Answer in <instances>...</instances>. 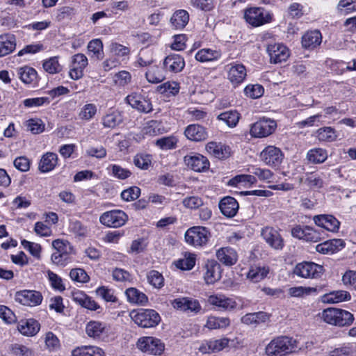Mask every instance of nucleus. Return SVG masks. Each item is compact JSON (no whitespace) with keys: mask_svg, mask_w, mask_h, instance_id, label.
<instances>
[{"mask_svg":"<svg viewBox=\"0 0 356 356\" xmlns=\"http://www.w3.org/2000/svg\"><path fill=\"white\" fill-rule=\"evenodd\" d=\"M297 341L292 337L279 336L272 339L266 346L268 356H285L296 350Z\"/></svg>","mask_w":356,"mask_h":356,"instance_id":"f257e3e1","label":"nucleus"},{"mask_svg":"<svg viewBox=\"0 0 356 356\" xmlns=\"http://www.w3.org/2000/svg\"><path fill=\"white\" fill-rule=\"evenodd\" d=\"M321 318L325 323L338 327L350 325L354 320L350 312L333 307L324 309L321 314Z\"/></svg>","mask_w":356,"mask_h":356,"instance_id":"f03ea898","label":"nucleus"},{"mask_svg":"<svg viewBox=\"0 0 356 356\" xmlns=\"http://www.w3.org/2000/svg\"><path fill=\"white\" fill-rule=\"evenodd\" d=\"M129 316L138 326L144 328L156 327L161 321L159 313L150 309H134L130 312Z\"/></svg>","mask_w":356,"mask_h":356,"instance_id":"7ed1b4c3","label":"nucleus"},{"mask_svg":"<svg viewBox=\"0 0 356 356\" xmlns=\"http://www.w3.org/2000/svg\"><path fill=\"white\" fill-rule=\"evenodd\" d=\"M245 22L253 27H259L270 23L273 14L261 7H250L244 10Z\"/></svg>","mask_w":356,"mask_h":356,"instance_id":"20e7f679","label":"nucleus"},{"mask_svg":"<svg viewBox=\"0 0 356 356\" xmlns=\"http://www.w3.org/2000/svg\"><path fill=\"white\" fill-rule=\"evenodd\" d=\"M52 246L54 249L51 257L52 263L65 266L70 260V256L73 254V246L69 241L63 239L54 240L52 242Z\"/></svg>","mask_w":356,"mask_h":356,"instance_id":"39448f33","label":"nucleus"},{"mask_svg":"<svg viewBox=\"0 0 356 356\" xmlns=\"http://www.w3.org/2000/svg\"><path fill=\"white\" fill-rule=\"evenodd\" d=\"M207 302L213 309L221 312H231L236 309L238 306L236 298L227 296L222 293H213L208 296Z\"/></svg>","mask_w":356,"mask_h":356,"instance_id":"423d86ee","label":"nucleus"},{"mask_svg":"<svg viewBox=\"0 0 356 356\" xmlns=\"http://www.w3.org/2000/svg\"><path fill=\"white\" fill-rule=\"evenodd\" d=\"M210 236V232L206 227H193L186 232L185 241L195 248H202L208 243Z\"/></svg>","mask_w":356,"mask_h":356,"instance_id":"0eeeda50","label":"nucleus"},{"mask_svg":"<svg viewBox=\"0 0 356 356\" xmlns=\"http://www.w3.org/2000/svg\"><path fill=\"white\" fill-rule=\"evenodd\" d=\"M260 159L266 165L277 169L282 163L284 154L280 148L268 145L261 152Z\"/></svg>","mask_w":356,"mask_h":356,"instance_id":"6e6552de","label":"nucleus"},{"mask_svg":"<svg viewBox=\"0 0 356 356\" xmlns=\"http://www.w3.org/2000/svg\"><path fill=\"white\" fill-rule=\"evenodd\" d=\"M324 272L323 266L314 262H302L298 264L294 269V275L302 278L316 279Z\"/></svg>","mask_w":356,"mask_h":356,"instance_id":"1a4fd4ad","label":"nucleus"},{"mask_svg":"<svg viewBox=\"0 0 356 356\" xmlns=\"http://www.w3.org/2000/svg\"><path fill=\"white\" fill-rule=\"evenodd\" d=\"M128 220L127 213L120 209L104 212L99 217V222L108 227L118 228L123 226Z\"/></svg>","mask_w":356,"mask_h":356,"instance_id":"9d476101","label":"nucleus"},{"mask_svg":"<svg viewBox=\"0 0 356 356\" xmlns=\"http://www.w3.org/2000/svg\"><path fill=\"white\" fill-rule=\"evenodd\" d=\"M137 347L142 352L149 355H161L165 349L164 343L153 337H143L137 341Z\"/></svg>","mask_w":356,"mask_h":356,"instance_id":"9b49d317","label":"nucleus"},{"mask_svg":"<svg viewBox=\"0 0 356 356\" xmlns=\"http://www.w3.org/2000/svg\"><path fill=\"white\" fill-rule=\"evenodd\" d=\"M276 127L275 120L263 118L252 124L250 134L254 138L267 137L275 131Z\"/></svg>","mask_w":356,"mask_h":356,"instance_id":"f8f14e48","label":"nucleus"},{"mask_svg":"<svg viewBox=\"0 0 356 356\" xmlns=\"http://www.w3.org/2000/svg\"><path fill=\"white\" fill-rule=\"evenodd\" d=\"M15 300L22 305L35 307L42 303L43 297L42 293L38 291L22 290L15 293Z\"/></svg>","mask_w":356,"mask_h":356,"instance_id":"ddd939ff","label":"nucleus"},{"mask_svg":"<svg viewBox=\"0 0 356 356\" xmlns=\"http://www.w3.org/2000/svg\"><path fill=\"white\" fill-rule=\"evenodd\" d=\"M266 51L270 63L274 64L286 61L290 56L289 48L282 43L269 44Z\"/></svg>","mask_w":356,"mask_h":356,"instance_id":"4468645a","label":"nucleus"},{"mask_svg":"<svg viewBox=\"0 0 356 356\" xmlns=\"http://www.w3.org/2000/svg\"><path fill=\"white\" fill-rule=\"evenodd\" d=\"M229 341L226 337L204 340L200 345L198 350L202 354L218 353L228 346Z\"/></svg>","mask_w":356,"mask_h":356,"instance_id":"2eb2a0df","label":"nucleus"},{"mask_svg":"<svg viewBox=\"0 0 356 356\" xmlns=\"http://www.w3.org/2000/svg\"><path fill=\"white\" fill-rule=\"evenodd\" d=\"M227 79L234 86L244 81L247 76L245 67L241 63H232L227 66Z\"/></svg>","mask_w":356,"mask_h":356,"instance_id":"dca6fc26","label":"nucleus"},{"mask_svg":"<svg viewBox=\"0 0 356 356\" xmlns=\"http://www.w3.org/2000/svg\"><path fill=\"white\" fill-rule=\"evenodd\" d=\"M88 58L83 54H76L72 58V65L69 72L70 77L78 80L83 77V70L88 65Z\"/></svg>","mask_w":356,"mask_h":356,"instance_id":"f3484780","label":"nucleus"},{"mask_svg":"<svg viewBox=\"0 0 356 356\" xmlns=\"http://www.w3.org/2000/svg\"><path fill=\"white\" fill-rule=\"evenodd\" d=\"M124 101L133 108H135L140 112L147 113L152 111L151 102L149 99L143 97L139 94L131 93L125 97Z\"/></svg>","mask_w":356,"mask_h":356,"instance_id":"a211bd4d","label":"nucleus"},{"mask_svg":"<svg viewBox=\"0 0 356 356\" xmlns=\"http://www.w3.org/2000/svg\"><path fill=\"white\" fill-rule=\"evenodd\" d=\"M314 223L328 232L336 233L340 227V222L332 215L321 214L314 216Z\"/></svg>","mask_w":356,"mask_h":356,"instance_id":"6ab92c4d","label":"nucleus"},{"mask_svg":"<svg viewBox=\"0 0 356 356\" xmlns=\"http://www.w3.org/2000/svg\"><path fill=\"white\" fill-rule=\"evenodd\" d=\"M184 161L188 168L195 172H204L209 168L207 158L200 154L186 155Z\"/></svg>","mask_w":356,"mask_h":356,"instance_id":"aec40b11","label":"nucleus"},{"mask_svg":"<svg viewBox=\"0 0 356 356\" xmlns=\"http://www.w3.org/2000/svg\"><path fill=\"white\" fill-rule=\"evenodd\" d=\"M172 306L183 312L198 313L202 307L198 300L191 298H179L172 302Z\"/></svg>","mask_w":356,"mask_h":356,"instance_id":"412c9836","label":"nucleus"},{"mask_svg":"<svg viewBox=\"0 0 356 356\" xmlns=\"http://www.w3.org/2000/svg\"><path fill=\"white\" fill-rule=\"evenodd\" d=\"M261 236L266 242L275 250H282L284 241L277 229L271 227H266L261 231Z\"/></svg>","mask_w":356,"mask_h":356,"instance_id":"4be33fe9","label":"nucleus"},{"mask_svg":"<svg viewBox=\"0 0 356 356\" xmlns=\"http://www.w3.org/2000/svg\"><path fill=\"white\" fill-rule=\"evenodd\" d=\"M108 327L104 322L90 321L86 325L87 335L92 339H102L108 335Z\"/></svg>","mask_w":356,"mask_h":356,"instance_id":"5701e85b","label":"nucleus"},{"mask_svg":"<svg viewBox=\"0 0 356 356\" xmlns=\"http://www.w3.org/2000/svg\"><path fill=\"white\" fill-rule=\"evenodd\" d=\"M204 279L207 284H213L221 277V268L215 260H208L204 266Z\"/></svg>","mask_w":356,"mask_h":356,"instance_id":"b1692460","label":"nucleus"},{"mask_svg":"<svg viewBox=\"0 0 356 356\" xmlns=\"http://www.w3.org/2000/svg\"><path fill=\"white\" fill-rule=\"evenodd\" d=\"M185 67L184 58L177 54H172L166 56L163 60L164 69L171 73H178Z\"/></svg>","mask_w":356,"mask_h":356,"instance_id":"393cba45","label":"nucleus"},{"mask_svg":"<svg viewBox=\"0 0 356 356\" xmlns=\"http://www.w3.org/2000/svg\"><path fill=\"white\" fill-rule=\"evenodd\" d=\"M73 300L88 310L97 312L98 313L102 311L101 306L83 291L74 293Z\"/></svg>","mask_w":356,"mask_h":356,"instance_id":"a878e982","label":"nucleus"},{"mask_svg":"<svg viewBox=\"0 0 356 356\" xmlns=\"http://www.w3.org/2000/svg\"><path fill=\"white\" fill-rule=\"evenodd\" d=\"M216 256L220 263L227 266H232L238 261L236 251L228 246L219 248L216 251Z\"/></svg>","mask_w":356,"mask_h":356,"instance_id":"bb28decb","label":"nucleus"},{"mask_svg":"<svg viewBox=\"0 0 356 356\" xmlns=\"http://www.w3.org/2000/svg\"><path fill=\"white\" fill-rule=\"evenodd\" d=\"M238 208L239 204L236 200L230 196L223 197L219 202V209L221 213L228 218L235 216Z\"/></svg>","mask_w":356,"mask_h":356,"instance_id":"cd10ccee","label":"nucleus"},{"mask_svg":"<svg viewBox=\"0 0 356 356\" xmlns=\"http://www.w3.org/2000/svg\"><path fill=\"white\" fill-rule=\"evenodd\" d=\"M184 134L188 140L195 142L205 140L208 137L206 128L196 124L187 126Z\"/></svg>","mask_w":356,"mask_h":356,"instance_id":"c85d7f7f","label":"nucleus"},{"mask_svg":"<svg viewBox=\"0 0 356 356\" xmlns=\"http://www.w3.org/2000/svg\"><path fill=\"white\" fill-rule=\"evenodd\" d=\"M345 247V243L342 239H334L318 244L316 250L322 254H333Z\"/></svg>","mask_w":356,"mask_h":356,"instance_id":"c756f323","label":"nucleus"},{"mask_svg":"<svg viewBox=\"0 0 356 356\" xmlns=\"http://www.w3.org/2000/svg\"><path fill=\"white\" fill-rule=\"evenodd\" d=\"M207 151L219 159L228 158L230 156V147L222 143L209 142L206 146Z\"/></svg>","mask_w":356,"mask_h":356,"instance_id":"7c9ffc66","label":"nucleus"},{"mask_svg":"<svg viewBox=\"0 0 356 356\" xmlns=\"http://www.w3.org/2000/svg\"><path fill=\"white\" fill-rule=\"evenodd\" d=\"M222 53L220 50L203 48L200 49L195 55L196 60L200 63L213 62L221 58Z\"/></svg>","mask_w":356,"mask_h":356,"instance_id":"2f4dec72","label":"nucleus"},{"mask_svg":"<svg viewBox=\"0 0 356 356\" xmlns=\"http://www.w3.org/2000/svg\"><path fill=\"white\" fill-rule=\"evenodd\" d=\"M322 42V35L319 31H307L302 37V44L305 49H314Z\"/></svg>","mask_w":356,"mask_h":356,"instance_id":"473e14b6","label":"nucleus"},{"mask_svg":"<svg viewBox=\"0 0 356 356\" xmlns=\"http://www.w3.org/2000/svg\"><path fill=\"white\" fill-rule=\"evenodd\" d=\"M16 47V39L12 34L0 35V57L11 54Z\"/></svg>","mask_w":356,"mask_h":356,"instance_id":"72a5a7b5","label":"nucleus"},{"mask_svg":"<svg viewBox=\"0 0 356 356\" xmlns=\"http://www.w3.org/2000/svg\"><path fill=\"white\" fill-rule=\"evenodd\" d=\"M189 14L186 10L180 9L176 10L170 19L172 29L177 30L183 29L188 23Z\"/></svg>","mask_w":356,"mask_h":356,"instance_id":"f704fd0d","label":"nucleus"},{"mask_svg":"<svg viewBox=\"0 0 356 356\" xmlns=\"http://www.w3.org/2000/svg\"><path fill=\"white\" fill-rule=\"evenodd\" d=\"M20 333L25 336H34L40 329V323L33 318L21 321L17 325Z\"/></svg>","mask_w":356,"mask_h":356,"instance_id":"c9c22d12","label":"nucleus"},{"mask_svg":"<svg viewBox=\"0 0 356 356\" xmlns=\"http://www.w3.org/2000/svg\"><path fill=\"white\" fill-rule=\"evenodd\" d=\"M58 156L53 152L43 154L39 163V170L42 172H49L53 170L58 164Z\"/></svg>","mask_w":356,"mask_h":356,"instance_id":"e433bc0d","label":"nucleus"},{"mask_svg":"<svg viewBox=\"0 0 356 356\" xmlns=\"http://www.w3.org/2000/svg\"><path fill=\"white\" fill-rule=\"evenodd\" d=\"M125 295L127 298V301L131 304L145 305L148 302L147 296L136 288H128L125 291Z\"/></svg>","mask_w":356,"mask_h":356,"instance_id":"4c0bfd02","label":"nucleus"},{"mask_svg":"<svg viewBox=\"0 0 356 356\" xmlns=\"http://www.w3.org/2000/svg\"><path fill=\"white\" fill-rule=\"evenodd\" d=\"M270 268L266 266H252L247 273V278L254 283H257L265 279L269 274Z\"/></svg>","mask_w":356,"mask_h":356,"instance_id":"58836bf2","label":"nucleus"},{"mask_svg":"<svg viewBox=\"0 0 356 356\" xmlns=\"http://www.w3.org/2000/svg\"><path fill=\"white\" fill-rule=\"evenodd\" d=\"M270 318V314L264 312L246 314L241 318V322L248 325H256L267 322Z\"/></svg>","mask_w":356,"mask_h":356,"instance_id":"ea45409f","label":"nucleus"},{"mask_svg":"<svg viewBox=\"0 0 356 356\" xmlns=\"http://www.w3.org/2000/svg\"><path fill=\"white\" fill-rule=\"evenodd\" d=\"M350 294L346 291H334L322 297V301L327 304H335L350 300Z\"/></svg>","mask_w":356,"mask_h":356,"instance_id":"a19ab883","label":"nucleus"},{"mask_svg":"<svg viewBox=\"0 0 356 356\" xmlns=\"http://www.w3.org/2000/svg\"><path fill=\"white\" fill-rule=\"evenodd\" d=\"M42 338L44 348L49 353H56L60 350V341L54 332L51 331L47 332Z\"/></svg>","mask_w":356,"mask_h":356,"instance_id":"79ce46f5","label":"nucleus"},{"mask_svg":"<svg viewBox=\"0 0 356 356\" xmlns=\"http://www.w3.org/2000/svg\"><path fill=\"white\" fill-rule=\"evenodd\" d=\"M230 325L228 317L209 316L207 317L204 327L209 330L225 329Z\"/></svg>","mask_w":356,"mask_h":356,"instance_id":"37998d69","label":"nucleus"},{"mask_svg":"<svg viewBox=\"0 0 356 356\" xmlns=\"http://www.w3.org/2000/svg\"><path fill=\"white\" fill-rule=\"evenodd\" d=\"M241 115L236 110H230L220 113L217 120L223 122L229 127L234 128L238 124Z\"/></svg>","mask_w":356,"mask_h":356,"instance_id":"c03bdc74","label":"nucleus"},{"mask_svg":"<svg viewBox=\"0 0 356 356\" xmlns=\"http://www.w3.org/2000/svg\"><path fill=\"white\" fill-rule=\"evenodd\" d=\"M307 159L313 164L322 163L327 159V152L321 147L312 148L307 152Z\"/></svg>","mask_w":356,"mask_h":356,"instance_id":"a18cd8bd","label":"nucleus"},{"mask_svg":"<svg viewBox=\"0 0 356 356\" xmlns=\"http://www.w3.org/2000/svg\"><path fill=\"white\" fill-rule=\"evenodd\" d=\"M195 255L193 253L186 252L181 258L175 261L176 268L182 270H191L195 265Z\"/></svg>","mask_w":356,"mask_h":356,"instance_id":"49530a36","label":"nucleus"},{"mask_svg":"<svg viewBox=\"0 0 356 356\" xmlns=\"http://www.w3.org/2000/svg\"><path fill=\"white\" fill-rule=\"evenodd\" d=\"M145 77L151 83H161L165 78L163 70L157 65L150 67L145 73Z\"/></svg>","mask_w":356,"mask_h":356,"instance_id":"de8ad7c7","label":"nucleus"},{"mask_svg":"<svg viewBox=\"0 0 356 356\" xmlns=\"http://www.w3.org/2000/svg\"><path fill=\"white\" fill-rule=\"evenodd\" d=\"M19 79L26 84H31L37 79V72L33 67L24 66L18 70Z\"/></svg>","mask_w":356,"mask_h":356,"instance_id":"09e8293b","label":"nucleus"},{"mask_svg":"<svg viewBox=\"0 0 356 356\" xmlns=\"http://www.w3.org/2000/svg\"><path fill=\"white\" fill-rule=\"evenodd\" d=\"M161 123L157 120L148 121L142 129L143 135L149 136H157L163 133Z\"/></svg>","mask_w":356,"mask_h":356,"instance_id":"8fccbe9b","label":"nucleus"},{"mask_svg":"<svg viewBox=\"0 0 356 356\" xmlns=\"http://www.w3.org/2000/svg\"><path fill=\"white\" fill-rule=\"evenodd\" d=\"M97 112V106L92 103H88L80 109L79 118L81 120L88 122L95 118Z\"/></svg>","mask_w":356,"mask_h":356,"instance_id":"3c124183","label":"nucleus"},{"mask_svg":"<svg viewBox=\"0 0 356 356\" xmlns=\"http://www.w3.org/2000/svg\"><path fill=\"white\" fill-rule=\"evenodd\" d=\"M68 230L76 236L79 237H85L89 232L88 227L77 220H70Z\"/></svg>","mask_w":356,"mask_h":356,"instance_id":"603ef678","label":"nucleus"},{"mask_svg":"<svg viewBox=\"0 0 356 356\" xmlns=\"http://www.w3.org/2000/svg\"><path fill=\"white\" fill-rule=\"evenodd\" d=\"M122 122V117L118 112L113 111L102 118V124L105 128H114Z\"/></svg>","mask_w":356,"mask_h":356,"instance_id":"864d4df0","label":"nucleus"},{"mask_svg":"<svg viewBox=\"0 0 356 356\" xmlns=\"http://www.w3.org/2000/svg\"><path fill=\"white\" fill-rule=\"evenodd\" d=\"M337 137L336 131L330 127H322L317 131V138L321 141L332 142Z\"/></svg>","mask_w":356,"mask_h":356,"instance_id":"5fc2aeb1","label":"nucleus"},{"mask_svg":"<svg viewBox=\"0 0 356 356\" xmlns=\"http://www.w3.org/2000/svg\"><path fill=\"white\" fill-rule=\"evenodd\" d=\"M134 163L140 169L147 170L152 165V155L145 153L137 154L134 158Z\"/></svg>","mask_w":356,"mask_h":356,"instance_id":"6e6d98bb","label":"nucleus"},{"mask_svg":"<svg viewBox=\"0 0 356 356\" xmlns=\"http://www.w3.org/2000/svg\"><path fill=\"white\" fill-rule=\"evenodd\" d=\"M44 70L49 74H56L62 70V66L58 62V57H51L43 62Z\"/></svg>","mask_w":356,"mask_h":356,"instance_id":"4d7b16f0","label":"nucleus"},{"mask_svg":"<svg viewBox=\"0 0 356 356\" xmlns=\"http://www.w3.org/2000/svg\"><path fill=\"white\" fill-rule=\"evenodd\" d=\"M131 74L126 70H122L115 73L113 78L114 84L118 87H124L131 83Z\"/></svg>","mask_w":356,"mask_h":356,"instance_id":"13d9d810","label":"nucleus"},{"mask_svg":"<svg viewBox=\"0 0 356 356\" xmlns=\"http://www.w3.org/2000/svg\"><path fill=\"white\" fill-rule=\"evenodd\" d=\"M96 295L106 302H116L118 298L115 295L114 290L108 286H102L98 287L96 291Z\"/></svg>","mask_w":356,"mask_h":356,"instance_id":"bf43d9fd","label":"nucleus"},{"mask_svg":"<svg viewBox=\"0 0 356 356\" xmlns=\"http://www.w3.org/2000/svg\"><path fill=\"white\" fill-rule=\"evenodd\" d=\"M250 172L255 176H257L259 180L270 182L271 179L274 177L273 172L267 168H261L257 166H252Z\"/></svg>","mask_w":356,"mask_h":356,"instance_id":"052dcab7","label":"nucleus"},{"mask_svg":"<svg viewBox=\"0 0 356 356\" xmlns=\"http://www.w3.org/2000/svg\"><path fill=\"white\" fill-rule=\"evenodd\" d=\"M147 281L154 288L161 289L164 285V278L157 270H150L147 273Z\"/></svg>","mask_w":356,"mask_h":356,"instance_id":"680f3d73","label":"nucleus"},{"mask_svg":"<svg viewBox=\"0 0 356 356\" xmlns=\"http://www.w3.org/2000/svg\"><path fill=\"white\" fill-rule=\"evenodd\" d=\"M337 10L341 15H348L356 11V0H340Z\"/></svg>","mask_w":356,"mask_h":356,"instance_id":"e2e57ef3","label":"nucleus"},{"mask_svg":"<svg viewBox=\"0 0 356 356\" xmlns=\"http://www.w3.org/2000/svg\"><path fill=\"white\" fill-rule=\"evenodd\" d=\"M109 49L113 55L123 58V59L128 57L130 54V49L129 47L118 42H112L109 46Z\"/></svg>","mask_w":356,"mask_h":356,"instance_id":"0e129e2a","label":"nucleus"},{"mask_svg":"<svg viewBox=\"0 0 356 356\" xmlns=\"http://www.w3.org/2000/svg\"><path fill=\"white\" fill-rule=\"evenodd\" d=\"M177 142L178 140L175 136H170L158 139L156 145L162 149H171L176 147Z\"/></svg>","mask_w":356,"mask_h":356,"instance_id":"69168bd1","label":"nucleus"},{"mask_svg":"<svg viewBox=\"0 0 356 356\" xmlns=\"http://www.w3.org/2000/svg\"><path fill=\"white\" fill-rule=\"evenodd\" d=\"M264 92L263 86L259 84L248 85L244 89L245 95L252 99H257L261 97Z\"/></svg>","mask_w":356,"mask_h":356,"instance_id":"338daca9","label":"nucleus"},{"mask_svg":"<svg viewBox=\"0 0 356 356\" xmlns=\"http://www.w3.org/2000/svg\"><path fill=\"white\" fill-rule=\"evenodd\" d=\"M10 350L15 356H34L33 350L22 344H13L10 347Z\"/></svg>","mask_w":356,"mask_h":356,"instance_id":"774afa93","label":"nucleus"}]
</instances>
